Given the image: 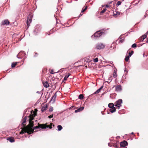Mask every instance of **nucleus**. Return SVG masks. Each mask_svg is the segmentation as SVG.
Returning <instances> with one entry per match:
<instances>
[{
  "instance_id": "obj_46",
  "label": "nucleus",
  "mask_w": 148,
  "mask_h": 148,
  "mask_svg": "<svg viewBox=\"0 0 148 148\" xmlns=\"http://www.w3.org/2000/svg\"><path fill=\"white\" fill-rule=\"evenodd\" d=\"M148 13V10H147L146 12V14H147Z\"/></svg>"
},
{
  "instance_id": "obj_60",
  "label": "nucleus",
  "mask_w": 148,
  "mask_h": 148,
  "mask_svg": "<svg viewBox=\"0 0 148 148\" xmlns=\"http://www.w3.org/2000/svg\"><path fill=\"white\" fill-rule=\"evenodd\" d=\"M36 55L34 56V57H36Z\"/></svg>"
},
{
  "instance_id": "obj_47",
  "label": "nucleus",
  "mask_w": 148,
  "mask_h": 148,
  "mask_svg": "<svg viewBox=\"0 0 148 148\" xmlns=\"http://www.w3.org/2000/svg\"><path fill=\"white\" fill-rule=\"evenodd\" d=\"M145 34H147V35L148 34V31Z\"/></svg>"
},
{
  "instance_id": "obj_41",
  "label": "nucleus",
  "mask_w": 148,
  "mask_h": 148,
  "mask_svg": "<svg viewBox=\"0 0 148 148\" xmlns=\"http://www.w3.org/2000/svg\"><path fill=\"white\" fill-rule=\"evenodd\" d=\"M103 87V86H102L99 89L101 90Z\"/></svg>"
},
{
  "instance_id": "obj_17",
  "label": "nucleus",
  "mask_w": 148,
  "mask_h": 148,
  "mask_svg": "<svg viewBox=\"0 0 148 148\" xmlns=\"http://www.w3.org/2000/svg\"><path fill=\"white\" fill-rule=\"evenodd\" d=\"M112 113H113L116 111V108L115 107L111 108L109 110Z\"/></svg>"
},
{
  "instance_id": "obj_29",
  "label": "nucleus",
  "mask_w": 148,
  "mask_h": 148,
  "mask_svg": "<svg viewBox=\"0 0 148 148\" xmlns=\"http://www.w3.org/2000/svg\"><path fill=\"white\" fill-rule=\"evenodd\" d=\"M121 2L120 1H118L116 3V5L117 6H119V5H120L121 4Z\"/></svg>"
},
{
  "instance_id": "obj_12",
  "label": "nucleus",
  "mask_w": 148,
  "mask_h": 148,
  "mask_svg": "<svg viewBox=\"0 0 148 148\" xmlns=\"http://www.w3.org/2000/svg\"><path fill=\"white\" fill-rule=\"evenodd\" d=\"M47 108V105H44L41 108V111L42 112L46 110Z\"/></svg>"
},
{
  "instance_id": "obj_15",
  "label": "nucleus",
  "mask_w": 148,
  "mask_h": 148,
  "mask_svg": "<svg viewBox=\"0 0 148 148\" xmlns=\"http://www.w3.org/2000/svg\"><path fill=\"white\" fill-rule=\"evenodd\" d=\"M43 84L44 86L46 88H48L49 86V84L47 81L43 82Z\"/></svg>"
},
{
  "instance_id": "obj_33",
  "label": "nucleus",
  "mask_w": 148,
  "mask_h": 148,
  "mask_svg": "<svg viewBox=\"0 0 148 148\" xmlns=\"http://www.w3.org/2000/svg\"><path fill=\"white\" fill-rule=\"evenodd\" d=\"M113 13L114 15L115 16H116L118 14L117 13L116 11H114Z\"/></svg>"
},
{
  "instance_id": "obj_28",
  "label": "nucleus",
  "mask_w": 148,
  "mask_h": 148,
  "mask_svg": "<svg viewBox=\"0 0 148 148\" xmlns=\"http://www.w3.org/2000/svg\"><path fill=\"white\" fill-rule=\"evenodd\" d=\"M53 110V108L52 107H50L49 109L50 112H52Z\"/></svg>"
},
{
  "instance_id": "obj_23",
  "label": "nucleus",
  "mask_w": 148,
  "mask_h": 148,
  "mask_svg": "<svg viewBox=\"0 0 148 148\" xmlns=\"http://www.w3.org/2000/svg\"><path fill=\"white\" fill-rule=\"evenodd\" d=\"M84 96L82 94H80L78 97V98L80 99H83Z\"/></svg>"
},
{
  "instance_id": "obj_2",
  "label": "nucleus",
  "mask_w": 148,
  "mask_h": 148,
  "mask_svg": "<svg viewBox=\"0 0 148 148\" xmlns=\"http://www.w3.org/2000/svg\"><path fill=\"white\" fill-rule=\"evenodd\" d=\"M105 31L104 29H102L100 30L97 31L94 34V35L92 36V37H94L95 39H97L98 37H100L102 35H104L105 33L103 32Z\"/></svg>"
},
{
  "instance_id": "obj_14",
  "label": "nucleus",
  "mask_w": 148,
  "mask_h": 148,
  "mask_svg": "<svg viewBox=\"0 0 148 148\" xmlns=\"http://www.w3.org/2000/svg\"><path fill=\"white\" fill-rule=\"evenodd\" d=\"M7 140L9 141L11 143H13L14 142V138L13 137H10L7 139Z\"/></svg>"
},
{
  "instance_id": "obj_58",
  "label": "nucleus",
  "mask_w": 148,
  "mask_h": 148,
  "mask_svg": "<svg viewBox=\"0 0 148 148\" xmlns=\"http://www.w3.org/2000/svg\"><path fill=\"white\" fill-rule=\"evenodd\" d=\"M20 133L21 134H23V133H22V132H20Z\"/></svg>"
},
{
  "instance_id": "obj_4",
  "label": "nucleus",
  "mask_w": 148,
  "mask_h": 148,
  "mask_svg": "<svg viewBox=\"0 0 148 148\" xmlns=\"http://www.w3.org/2000/svg\"><path fill=\"white\" fill-rule=\"evenodd\" d=\"M16 57L18 58L22 59L23 58L25 59L26 58L25 52L23 51H21L17 55Z\"/></svg>"
},
{
  "instance_id": "obj_50",
  "label": "nucleus",
  "mask_w": 148,
  "mask_h": 148,
  "mask_svg": "<svg viewBox=\"0 0 148 148\" xmlns=\"http://www.w3.org/2000/svg\"><path fill=\"white\" fill-rule=\"evenodd\" d=\"M146 14H146L145 15L144 17L143 18H145L146 17Z\"/></svg>"
},
{
  "instance_id": "obj_21",
  "label": "nucleus",
  "mask_w": 148,
  "mask_h": 148,
  "mask_svg": "<svg viewBox=\"0 0 148 148\" xmlns=\"http://www.w3.org/2000/svg\"><path fill=\"white\" fill-rule=\"evenodd\" d=\"M117 76V74L115 71L114 70L113 73V76L114 78H116Z\"/></svg>"
},
{
  "instance_id": "obj_37",
  "label": "nucleus",
  "mask_w": 148,
  "mask_h": 148,
  "mask_svg": "<svg viewBox=\"0 0 148 148\" xmlns=\"http://www.w3.org/2000/svg\"><path fill=\"white\" fill-rule=\"evenodd\" d=\"M141 40L142 41H143L145 39L144 38L142 37V36H141Z\"/></svg>"
},
{
  "instance_id": "obj_20",
  "label": "nucleus",
  "mask_w": 148,
  "mask_h": 148,
  "mask_svg": "<svg viewBox=\"0 0 148 148\" xmlns=\"http://www.w3.org/2000/svg\"><path fill=\"white\" fill-rule=\"evenodd\" d=\"M57 128L59 131H60L62 129V127L61 125H58L57 126Z\"/></svg>"
},
{
  "instance_id": "obj_51",
  "label": "nucleus",
  "mask_w": 148,
  "mask_h": 148,
  "mask_svg": "<svg viewBox=\"0 0 148 148\" xmlns=\"http://www.w3.org/2000/svg\"><path fill=\"white\" fill-rule=\"evenodd\" d=\"M108 145L109 146H110V147H111V146L110 145V143H108Z\"/></svg>"
},
{
  "instance_id": "obj_22",
  "label": "nucleus",
  "mask_w": 148,
  "mask_h": 148,
  "mask_svg": "<svg viewBox=\"0 0 148 148\" xmlns=\"http://www.w3.org/2000/svg\"><path fill=\"white\" fill-rule=\"evenodd\" d=\"M17 62H16L15 63L14 62H13L12 63L11 67L12 68H13L15 67V66L16 65Z\"/></svg>"
},
{
  "instance_id": "obj_18",
  "label": "nucleus",
  "mask_w": 148,
  "mask_h": 148,
  "mask_svg": "<svg viewBox=\"0 0 148 148\" xmlns=\"http://www.w3.org/2000/svg\"><path fill=\"white\" fill-rule=\"evenodd\" d=\"M114 105L113 103H110L108 105V106L110 108L114 107Z\"/></svg>"
},
{
  "instance_id": "obj_45",
  "label": "nucleus",
  "mask_w": 148,
  "mask_h": 148,
  "mask_svg": "<svg viewBox=\"0 0 148 148\" xmlns=\"http://www.w3.org/2000/svg\"><path fill=\"white\" fill-rule=\"evenodd\" d=\"M124 71H125V72H126V73H127V72H128V71H127L126 70V68H125Z\"/></svg>"
},
{
  "instance_id": "obj_56",
  "label": "nucleus",
  "mask_w": 148,
  "mask_h": 148,
  "mask_svg": "<svg viewBox=\"0 0 148 148\" xmlns=\"http://www.w3.org/2000/svg\"><path fill=\"white\" fill-rule=\"evenodd\" d=\"M82 15V14H80V16H79V17L80 16H81Z\"/></svg>"
},
{
  "instance_id": "obj_39",
  "label": "nucleus",
  "mask_w": 148,
  "mask_h": 148,
  "mask_svg": "<svg viewBox=\"0 0 148 148\" xmlns=\"http://www.w3.org/2000/svg\"><path fill=\"white\" fill-rule=\"evenodd\" d=\"M124 41V39H123L120 40L119 42H123Z\"/></svg>"
},
{
  "instance_id": "obj_32",
  "label": "nucleus",
  "mask_w": 148,
  "mask_h": 148,
  "mask_svg": "<svg viewBox=\"0 0 148 148\" xmlns=\"http://www.w3.org/2000/svg\"><path fill=\"white\" fill-rule=\"evenodd\" d=\"M87 6H86V7L82 11V12H84L87 9Z\"/></svg>"
},
{
  "instance_id": "obj_26",
  "label": "nucleus",
  "mask_w": 148,
  "mask_h": 148,
  "mask_svg": "<svg viewBox=\"0 0 148 148\" xmlns=\"http://www.w3.org/2000/svg\"><path fill=\"white\" fill-rule=\"evenodd\" d=\"M106 10V8L103 9V10L101 12L100 14H103L105 12Z\"/></svg>"
},
{
  "instance_id": "obj_42",
  "label": "nucleus",
  "mask_w": 148,
  "mask_h": 148,
  "mask_svg": "<svg viewBox=\"0 0 148 148\" xmlns=\"http://www.w3.org/2000/svg\"><path fill=\"white\" fill-rule=\"evenodd\" d=\"M103 87V86H102L99 89L101 90Z\"/></svg>"
},
{
  "instance_id": "obj_34",
  "label": "nucleus",
  "mask_w": 148,
  "mask_h": 148,
  "mask_svg": "<svg viewBox=\"0 0 148 148\" xmlns=\"http://www.w3.org/2000/svg\"><path fill=\"white\" fill-rule=\"evenodd\" d=\"M53 117V114H52L51 115H49L48 116V117L49 118V119H51Z\"/></svg>"
},
{
  "instance_id": "obj_53",
  "label": "nucleus",
  "mask_w": 148,
  "mask_h": 148,
  "mask_svg": "<svg viewBox=\"0 0 148 148\" xmlns=\"http://www.w3.org/2000/svg\"><path fill=\"white\" fill-rule=\"evenodd\" d=\"M147 42L148 43V38H147Z\"/></svg>"
},
{
  "instance_id": "obj_36",
  "label": "nucleus",
  "mask_w": 148,
  "mask_h": 148,
  "mask_svg": "<svg viewBox=\"0 0 148 148\" xmlns=\"http://www.w3.org/2000/svg\"><path fill=\"white\" fill-rule=\"evenodd\" d=\"M50 73L51 74H53L55 73L53 72V70H51L50 72Z\"/></svg>"
},
{
  "instance_id": "obj_11",
  "label": "nucleus",
  "mask_w": 148,
  "mask_h": 148,
  "mask_svg": "<svg viewBox=\"0 0 148 148\" xmlns=\"http://www.w3.org/2000/svg\"><path fill=\"white\" fill-rule=\"evenodd\" d=\"M127 145V143L126 141H124L120 143L121 146L123 147H125Z\"/></svg>"
},
{
  "instance_id": "obj_25",
  "label": "nucleus",
  "mask_w": 148,
  "mask_h": 148,
  "mask_svg": "<svg viewBox=\"0 0 148 148\" xmlns=\"http://www.w3.org/2000/svg\"><path fill=\"white\" fill-rule=\"evenodd\" d=\"M100 91L101 90L99 89H98L93 94H95L97 93H98L100 92Z\"/></svg>"
},
{
  "instance_id": "obj_6",
  "label": "nucleus",
  "mask_w": 148,
  "mask_h": 148,
  "mask_svg": "<svg viewBox=\"0 0 148 148\" xmlns=\"http://www.w3.org/2000/svg\"><path fill=\"white\" fill-rule=\"evenodd\" d=\"M32 17L31 15H29L27 17V24L28 27L29 26V24L32 21Z\"/></svg>"
},
{
  "instance_id": "obj_43",
  "label": "nucleus",
  "mask_w": 148,
  "mask_h": 148,
  "mask_svg": "<svg viewBox=\"0 0 148 148\" xmlns=\"http://www.w3.org/2000/svg\"><path fill=\"white\" fill-rule=\"evenodd\" d=\"M106 7H110V6L109 5H106Z\"/></svg>"
},
{
  "instance_id": "obj_30",
  "label": "nucleus",
  "mask_w": 148,
  "mask_h": 148,
  "mask_svg": "<svg viewBox=\"0 0 148 148\" xmlns=\"http://www.w3.org/2000/svg\"><path fill=\"white\" fill-rule=\"evenodd\" d=\"M93 61L94 62H97L98 61V58H96L93 60Z\"/></svg>"
},
{
  "instance_id": "obj_19",
  "label": "nucleus",
  "mask_w": 148,
  "mask_h": 148,
  "mask_svg": "<svg viewBox=\"0 0 148 148\" xmlns=\"http://www.w3.org/2000/svg\"><path fill=\"white\" fill-rule=\"evenodd\" d=\"M70 74L69 73L67 75H66L64 78V80H67V78L69 77V76L70 75Z\"/></svg>"
},
{
  "instance_id": "obj_8",
  "label": "nucleus",
  "mask_w": 148,
  "mask_h": 148,
  "mask_svg": "<svg viewBox=\"0 0 148 148\" xmlns=\"http://www.w3.org/2000/svg\"><path fill=\"white\" fill-rule=\"evenodd\" d=\"M56 92L53 95V96L52 97L51 99L50 100V101H52V103H54L56 99V97L57 96V94Z\"/></svg>"
},
{
  "instance_id": "obj_7",
  "label": "nucleus",
  "mask_w": 148,
  "mask_h": 148,
  "mask_svg": "<svg viewBox=\"0 0 148 148\" xmlns=\"http://www.w3.org/2000/svg\"><path fill=\"white\" fill-rule=\"evenodd\" d=\"M123 101L122 99H119L115 102V103L117 104V105H118V109L120 108V107L121 106V104L122 103Z\"/></svg>"
},
{
  "instance_id": "obj_49",
  "label": "nucleus",
  "mask_w": 148,
  "mask_h": 148,
  "mask_svg": "<svg viewBox=\"0 0 148 148\" xmlns=\"http://www.w3.org/2000/svg\"><path fill=\"white\" fill-rule=\"evenodd\" d=\"M146 14H146L145 15L144 17L143 18H145L146 17Z\"/></svg>"
},
{
  "instance_id": "obj_24",
  "label": "nucleus",
  "mask_w": 148,
  "mask_h": 148,
  "mask_svg": "<svg viewBox=\"0 0 148 148\" xmlns=\"http://www.w3.org/2000/svg\"><path fill=\"white\" fill-rule=\"evenodd\" d=\"M130 57H129L128 56H126L125 58V61L127 62L129 60Z\"/></svg>"
},
{
  "instance_id": "obj_61",
  "label": "nucleus",
  "mask_w": 148,
  "mask_h": 148,
  "mask_svg": "<svg viewBox=\"0 0 148 148\" xmlns=\"http://www.w3.org/2000/svg\"><path fill=\"white\" fill-rule=\"evenodd\" d=\"M114 48V47H113L112 49H113Z\"/></svg>"
},
{
  "instance_id": "obj_40",
  "label": "nucleus",
  "mask_w": 148,
  "mask_h": 148,
  "mask_svg": "<svg viewBox=\"0 0 148 148\" xmlns=\"http://www.w3.org/2000/svg\"><path fill=\"white\" fill-rule=\"evenodd\" d=\"M114 104H115V105H114V106H115L117 107H118V105H117V104L115 103V102L114 103Z\"/></svg>"
},
{
  "instance_id": "obj_1",
  "label": "nucleus",
  "mask_w": 148,
  "mask_h": 148,
  "mask_svg": "<svg viewBox=\"0 0 148 148\" xmlns=\"http://www.w3.org/2000/svg\"><path fill=\"white\" fill-rule=\"evenodd\" d=\"M33 113L31 112V114L30 115L29 118V126L26 127L24 132H27L29 134H30L34 132V130L39 128L42 129H45L47 128H49L51 129L52 128V126H54V125L52 123H50V125L42 124L40 126H36L33 127L34 122L32 120L34 119V117L36 116V114L34 112H33Z\"/></svg>"
},
{
  "instance_id": "obj_38",
  "label": "nucleus",
  "mask_w": 148,
  "mask_h": 148,
  "mask_svg": "<svg viewBox=\"0 0 148 148\" xmlns=\"http://www.w3.org/2000/svg\"><path fill=\"white\" fill-rule=\"evenodd\" d=\"M141 40L142 41H143L145 39L144 38L142 37V36H141Z\"/></svg>"
},
{
  "instance_id": "obj_31",
  "label": "nucleus",
  "mask_w": 148,
  "mask_h": 148,
  "mask_svg": "<svg viewBox=\"0 0 148 148\" xmlns=\"http://www.w3.org/2000/svg\"><path fill=\"white\" fill-rule=\"evenodd\" d=\"M136 47V43H134L133 44L132 46V48H135Z\"/></svg>"
},
{
  "instance_id": "obj_59",
  "label": "nucleus",
  "mask_w": 148,
  "mask_h": 148,
  "mask_svg": "<svg viewBox=\"0 0 148 148\" xmlns=\"http://www.w3.org/2000/svg\"><path fill=\"white\" fill-rule=\"evenodd\" d=\"M137 134H138V136H139V133H137Z\"/></svg>"
},
{
  "instance_id": "obj_52",
  "label": "nucleus",
  "mask_w": 148,
  "mask_h": 148,
  "mask_svg": "<svg viewBox=\"0 0 148 148\" xmlns=\"http://www.w3.org/2000/svg\"><path fill=\"white\" fill-rule=\"evenodd\" d=\"M112 1H111V2H109V4H111V3H112Z\"/></svg>"
},
{
  "instance_id": "obj_27",
  "label": "nucleus",
  "mask_w": 148,
  "mask_h": 148,
  "mask_svg": "<svg viewBox=\"0 0 148 148\" xmlns=\"http://www.w3.org/2000/svg\"><path fill=\"white\" fill-rule=\"evenodd\" d=\"M133 53L134 51H131V52H130L129 53V55L128 56L130 57L133 54Z\"/></svg>"
},
{
  "instance_id": "obj_55",
  "label": "nucleus",
  "mask_w": 148,
  "mask_h": 148,
  "mask_svg": "<svg viewBox=\"0 0 148 148\" xmlns=\"http://www.w3.org/2000/svg\"><path fill=\"white\" fill-rule=\"evenodd\" d=\"M131 134H134V132H132V133H131Z\"/></svg>"
},
{
  "instance_id": "obj_16",
  "label": "nucleus",
  "mask_w": 148,
  "mask_h": 148,
  "mask_svg": "<svg viewBox=\"0 0 148 148\" xmlns=\"http://www.w3.org/2000/svg\"><path fill=\"white\" fill-rule=\"evenodd\" d=\"M26 117L25 116L23 119V122L22 123V126L25 127V125L24 124L26 122Z\"/></svg>"
},
{
  "instance_id": "obj_35",
  "label": "nucleus",
  "mask_w": 148,
  "mask_h": 148,
  "mask_svg": "<svg viewBox=\"0 0 148 148\" xmlns=\"http://www.w3.org/2000/svg\"><path fill=\"white\" fill-rule=\"evenodd\" d=\"M142 36V37L144 38H145L147 37V34H145L144 35H143Z\"/></svg>"
},
{
  "instance_id": "obj_48",
  "label": "nucleus",
  "mask_w": 148,
  "mask_h": 148,
  "mask_svg": "<svg viewBox=\"0 0 148 148\" xmlns=\"http://www.w3.org/2000/svg\"><path fill=\"white\" fill-rule=\"evenodd\" d=\"M36 93H38V94H40V92H39V91H37Z\"/></svg>"
},
{
  "instance_id": "obj_10",
  "label": "nucleus",
  "mask_w": 148,
  "mask_h": 148,
  "mask_svg": "<svg viewBox=\"0 0 148 148\" xmlns=\"http://www.w3.org/2000/svg\"><path fill=\"white\" fill-rule=\"evenodd\" d=\"M9 22L8 20H5L2 21L1 23V25H7L9 24Z\"/></svg>"
},
{
  "instance_id": "obj_3",
  "label": "nucleus",
  "mask_w": 148,
  "mask_h": 148,
  "mask_svg": "<svg viewBox=\"0 0 148 148\" xmlns=\"http://www.w3.org/2000/svg\"><path fill=\"white\" fill-rule=\"evenodd\" d=\"M41 29V27L40 26L38 25H36L34 27L33 30V33L35 35H36L37 34L39 33Z\"/></svg>"
},
{
  "instance_id": "obj_57",
  "label": "nucleus",
  "mask_w": 148,
  "mask_h": 148,
  "mask_svg": "<svg viewBox=\"0 0 148 148\" xmlns=\"http://www.w3.org/2000/svg\"><path fill=\"white\" fill-rule=\"evenodd\" d=\"M119 38L121 39V38L120 37H119Z\"/></svg>"
},
{
  "instance_id": "obj_44",
  "label": "nucleus",
  "mask_w": 148,
  "mask_h": 148,
  "mask_svg": "<svg viewBox=\"0 0 148 148\" xmlns=\"http://www.w3.org/2000/svg\"><path fill=\"white\" fill-rule=\"evenodd\" d=\"M113 45V43L111 45V46H110V48H111V49H112V45Z\"/></svg>"
},
{
  "instance_id": "obj_5",
  "label": "nucleus",
  "mask_w": 148,
  "mask_h": 148,
  "mask_svg": "<svg viewBox=\"0 0 148 148\" xmlns=\"http://www.w3.org/2000/svg\"><path fill=\"white\" fill-rule=\"evenodd\" d=\"M105 45L103 43H98L96 46V48L97 49H103L105 47Z\"/></svg>"
},
{
  "instance_id": "obj_13",
  "label": "nucleus",
  "mask_w": 148,
  "mask_h": 148,
  "mask_svg": "<svg viewBox=\"0 0 148 148\" xmlns=\"http://www.w3.org/2000/svg\"><path fill=\"white\" fill-rule=\"evenodd\" d=\"M84 107H80V108H79L78 109L76 110L75 111V113H77L78 112H80L82 110H83L84 109Z\"/></svg>"
},
{
  "instance_id": "obj_54",
  "label": "nucleus",
  "mask_w": 148,
  "mask_h": 148,
  "mask_svg": "<svg viewBox=\"0 0 148 148\" xmlns=\"http://www.w3.org/2000/svg\"><path fill=\"white\" fill-rule=\"evenodd\" d=\"M62 70V69H60V70L59 71H58V72H60V71H61V70Z\"/></svg>"
},
{
  "instance_id": "obj_9",
  "label": "nucleus",
  "mask_w": 148,
  "mask_h": 148,
  "mask_svg": "<svg viewBox=\"0 0 148 148\" xmlns=\"http://www.w3.org/2000/svg\"><path fill=\"white\" fill-rule=\"evenodd\" d=\"M122 90L121 86L120 85L117 86L115 88V90L117 92H120Z\"/></svg>"
}]
</instances>
